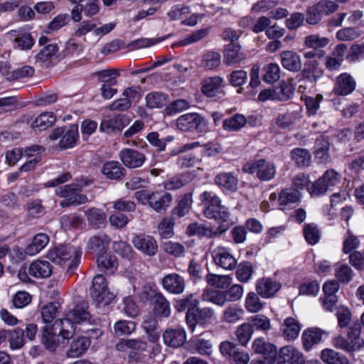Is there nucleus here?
Segmentation results:
<instances>
[{
    "mask_svg": "<svg viewBox=\"0 0 364 364\" xmlns=\"http://www.w3.org/2000/svg\"><path fill=\"white\" fill-rule=\"evenodd\" d=\"M81 255V248L78 246L71 245L58 246L50 250L48 253V259L53 262L60 265H63L66 262L71 259L68 267V271H70L77 267Z\"/></svg>",
    "mask_w": 364,
    "mask_h": 364,
    "instance_id": "nucleus-1",
    "label": "nucleus"
},
{
    "mask_svg": "<svg viewBox=\"0 0 364 364\" xmlns=\"http://www.w3.org/2000/svg\"><path fill=\"white\" fill-rule=\"evenodd\" d=\"M361 324L355 323L347 329V336H338L333 338V346L347 353H354L364 346V340L361 338Z\"/></svg>",
    "mask_w": 364,
    "mask_h": 364,
    "instance_id": "nucleus-2",
    "label": "nucleus"
},
{
    "mask_svg": "<svg viewBox=\"0 0 364 364\" xmlns=\"http://www.w3.org/2000/svg\"><path fill=\"white\" fill-rule=\"evenodd\" d=\"M200 200L205 204L204 215L216 221L232 220L227 209L221 205V200L211 191H205L200 195Z\"/></svg>",
    "mask_w": 364,
    "mask_h": 364,
    "instance_id": "nucleus-3",
    "label": "nucleus"
},
{
    "mask_svg": "<svg viewBox=\"0 0 364 364\" xmlns=\"http://www.w3.org/2000/svg\"><path fill=\"white\" fill-rule=\"evenodd\" d=\"M80 192L81 186L75 183L60 186L55 191L57 196L65 198L60 203L62 208L78 205L87 203L88 201L87 197L80 193Z\"/></svg>",
    "mask_w": 364,
    "mask_h": 364,
    "instance_id": "nucleus-4",
    "label": "nucleus"
},
{
    "mask_svg": "<svg viewBox=\"0 0 364 364\" xmlns=\"http://www.w3.org/2000/svg\"><path fill=\"white\" fill-rule=\"evenodd\" d=\"M243 171L247 173H257V177L262 181L273 179L276 174L275 165L265 159H259L252 163L246 164Z\"/></svg>",
    "mask_w": 364,
    "mask_h": 364,
    "instance_id": "nucleus-5",
    "label": "nucleus"
},
{
    "mask_svg": "<svg viewBox=\"0 0 364 364\" xmlns=\"http://www.w3.org/2000/svg\"><path fill=\"white\" fill-rule=\"evenodd\" d=\"M341 175L333 169L328 170L323 176L311 184L309 191L311 196H318L327 192L331 187L337 185L341 180Z\"/></svg>",
    "mask_w": 364,
    "mask_h": 364,
    "instance_id": "nucleus-6",
    "label": "nucleus"
},
{
    "mask_svg": "<svg viewBox=\"0 0 364 364\" xmlns=\"http://www.w3.org/2000/svg\"><path fill=\"white\" fill-rule=\"evenodd\" d=\"M198 300L195 299L192 294H188L185 297L176 300L174 304V307L178 312H183L187 309L186 320L188 326L192 331H194L196 327V308L198 307Z\"/></svg>",
    "mask_w": 364,
    "mask_h": 364,
    "instance_id": "nucleus-7",
    "label": "nucleus"
},
{
    "mask_svg": "<svg viewBox=\"0 0 364 364\" xmlns=\"http://www.w3.org/2000/svg\"><path fill=\"white\" fill-rule=\"evenodd\" d=\"M90 294L93 300L99 304H108L114 299V295L109 291L106 279L102 274L94 277Z\"/></svg>",
    "mask_w": 364,
    "mask_h": 364,
    "instance_id": "nucleus-8",
    "label": "nucleus"
},
{
    "mask_svg": "<svg viewBox=\"0 0 364 364\" xmlns=\"http://www.w3.org/2000/svg\"><path fill=\"white\" fill-rule=\"evenodd\" d=\"M204 118L196 112L187 113L176 120L177 127L183 132L197 131L201 132L206 127Z\"/></svg>",
    "mask_w": 364,
    "mask_h": 364,
    "instance_id": "nucleus-9",
    "label": "nucleus"
},
{
    "mask_svg": "<svg viewBox=\"0 0 364 364\" xmlns=\"http://www.w3.org/2000/svg\"><path fill=\"white\" fill-rule=\"evenodd\" d=\"M252 348L256 353L261 354L264 358V360H257L255 364H274L277 355L274 345L263 338H257L254 341Z\"/></svg>",
    "mask_w": 364,
    "mask_h": 364,
    "instance_id": "nucleus-10",
    "label": "nucleus"
},
{
    "mask_svg": "<svg viewBox=\"0 0 364 364\" xmlns=\"http://www.w3.org/2000/svg\"><path fill=\"white\" fill-rule=\"evenodd\" d=\"M89 304L82 301L79 302L75 307L68 312L67 316H69L75 323H80L87 321L92 326H99L101 320L98 318H92L87 309Z\"/></svg>",
    "mask_w": 364,
    "mask_h": 364,
    "instance_id": "nucleus-11",
    "label": "nucleus"
},
{
    "mask_svg": "<svg viewBox=\"0 0 364 364\" xmlns=\"http://www.w3.org/2000/svg\"><path fill=\"white\" fill-rule=\"evenodd\" d=\"M132 242L136 250L146 256L153 257L158 252V244L152 236L144 234L135 235Z\"/></svg>",
    "mask_w": 364,
    "mask_h": 364,
    "instance_id": "nucleus-12",
    "label": "nucleus"
},
{
    "mask_svg": "<svg viewBox=\"0 0 364 364\" xmlns=\"http://www.w3.org/2000/svg\"><path fill=\"white\" fill-rule=\"evenodd\" d=\"M153 305V311L156 316L168 318L171 314L170 302L162 293L156 291H151L149 294Z\"/></svg>",
    "mask_w": 364,
    "mask_h": 364,
    "instance_id": "nucleus-13",
    "label": "nucleus"
},
{
    "mask_svg": "<svg viewBox=\"0 0 364 364\" xmlns=\"http://www.w3.org/2000/svg\"><path fill=\"white\" fill-rule=\"evenodd\" d=\"M119 157L124 166L129 168H137L144 164L146 156L144 154L130 148L123 149L119 153Z\"/></svg>",
    "mask_w": 364,
    "mask_h": 364,
    "instance_id": "nucleus-14",
    "label": "nucleus"
},
{
    "mask_svg": "<svg viewBox=\"0 0 364 364\" xmlns=\"http://www.w3.org/2000/svg\"><path fill=\"white\" fill-rule=\"evenodd\" d=\"M164 289L172 294H181L186 288L184 278L177 273H171L164 276L161 280Z\"/></svg>",
    "mask_w": 364,
    "mask_h": 364,
    "instance_id": "nucleus-15",
    "label": "nucleus"
},
{
    "mask_svg": "<svg viewBox=\"0 0 364 364\" xmlns=\"http://www.w3.org/2000/svg\"><path fill=\"white\" fill-rule=\"evenodd\" d=\"M213 260L217 266L227 270H232L237 265V259L223 247H218L212 252Z\"/></svg>",
    "mask_w": 364,
    "mask_h": 364,
    "instance_id": "nucleus-16",
    "label": "nucleus"
},
{
    "mask_svg": "<svg viewBox=\"0 0 364 364\" xmlns=\"http://www.w3.org/2000/svg\"><path fill=\"white\" fill-rule=\"evenodd\" d=\"M173 200L171 193L165 191L151 192L149 207L157 213H163L170 207Z\"/></svg>",
    "mask_w": 364,
    "mask_h": 364,
    "instance_id": "nucleus-17",
    "label": "nucleus"
},
{
    "mask_svg": "<svg viewBox=\"0 0 364 364\" xmlns=\"http://www.w3.org/2000/svg\"><path fill=\"white\" fill-rule=\"evenodd\" d=\"M111 242L109 237L104 232H99L90 237L87 243V250L98 255L105 254Z\"/></svg>",
    "mask_w": 364,
    "mask_h": 364,
    "instance_id": "nucleus-18",
    "label": "nucleus"
},
{
    "mask_svg": "<svg viewBox=\"0 0 364 364\" xmlns=\"http://www.w3.org/2000/svg\"><path fill=\"white\" fill-rule=\"evenodd\" d=\"M355 88V81L348 73L341 74L337 78L333 88V92L338 96H346Z\"/></svg>",
    "mask_w": 364,
    "mask_h": 364,
    "instance_id": "nucleus-19",
    "label": "nucleus"
},
{
    "mask_svg": "<svg viewBox=\"0 0 364 364\" xmlns=\"http://www.w3.org/2000/svg\"><path fill=\"white\" fill-rule=\"evenodd\" d=\"M89 227L97 230L105 228L107 225V215L104 210L90 208L85 212Z\"/></svg>",
    "mask_w": 364,
    "mask_h": 364,
    "instance_id": "nucleus-20",
    "label": "nucleus"
},
{
    "mask_svg": "<svg viewBox=\"0 0 364 364\" xmlns=\"http://www.w3.org/2000/svg\"><path fill=\"white\" fill-rule=\"evenodd\" d=\"M281 63L283 68L290 72L297 73L302 68L300 56L294 51L285 50L280 54Z\"/></svg>",
    "mask_w": 364,
    "mask_h": 364,
    "instance_id": "nucleus-21",
    "label": "nucleus"
},
{
    "mask_svg": "<svg viewBox=\"0 0 364 364\" xmlns=\"http://www.w3.org/2000/svg\"><path fill=\"white\" fill-rule=\"evenodd\" d=\"M75 323L69 316H66L64 318L56 320L52 327L54 331H58L64 341H68L75 334Z\"/></svg>",
    "mask_w": 364,
    "mask_h": 364,
    "instance_id": "nucleus-22",
    "label": "nucleus"
},
{
    "mask_svg": "<svg viewBox=\"0 0 364 364\" xmlns=\"http://www.w3.org/2000/svg\"><path fill=\"white\" fill-rule=\"evenodd\" d=\"M245 57L238 43H230L224 50L223 60L227 65H232L240 63Z\"/></svg>",
    "mask_w": 364,
    "mask_h": 364,
    "instance_id": "nucleus-23",
    "label": "nucleus"
},
{
    "mask_svg": "<svg viewBox=\"0 0 364 364\" xmlns=\"http://www.w3.org/2000/svg\"><path fill=\"white\" fill-rule=\"evenodd\" d=\"M164 343L171 347L178 348L182 346L186 340V334L183 328H168L163 333Z\"/></svg>",
    "mask_w": 364,
    "mask_h": 364,
    "instance_id": "nucleus-24",
    "label": "nucleus"
},
{
    "mask_svg": "<svg viewBox=\"0 0 364 364\" xmlns=\"http://www.w3.org/2000/svg\"><path fill=\"white\" fill-rule=\"evenodd\" d=\"M223 82V78L219 76L208 77L203 82L202 91L207 97H220V95H224V92L221 89Z\"/></svg>",
    "mask_w": 364,
    "mask_h": 364,
    "instance_id": "nucleus-25",
    "label": "nucleus"
},
{
    "mask_svg": "<svg viewBox=\"0 0 364 364\" xmlns=\"http://www.w3.org/2000/svg\"><path fill=\"white\" fill-rule=\"evenodd\" d=\"M279 359H282L288 364H305L302 353L292 346H287L281 348Z\"/></svg>",
    "mask_w": 364,
    "mask_h": 364,
    "instance_id": "nucleus-26",
    "label": "nucleus"
},
{
    "mask_svg": "<svg viewBox=\"0 0 364 364\" xmlns=\"http://www.w3.org/2000/svg\"><path fill=\"white\" fill-rule=\"evenodd\" d=\"M101 171L109 180H120L126 173L125 168L120 163L115 161L106 162L102 167Z\"/></svg>",
    "mask_w": 364,
    "mask_h": 364,
    "instance_id": "nucleus-27",
    "label": "nucleus"
},
{
    "mask_svg": "<svg viewBox=\"0 0 364 364\" xmlns=\"http://www.w3.org/2000/svg\"><path fill=\"white\" fill-rule=\"evenodd\" d=\"M90 346V340L87 336H80L74 339L67 351L68 358H77L83 355Z\"/></svg>",
    "mask_w": 364,
    "mask_h": 364,
    "instance_id": "nucleus-28",
    "label": "nucleus"
},
{
    "mask_svg": "<svg viewBox=\"0 0 364 364\" xmlns=\"http://www.w3.org/2000/svg\"><path fill=\"white\" fill-rule=\"evenodd\" d=\"M59 336L58 331H54L53 327L47 326L43 328L41 342L46 349L54 351L60 345Z\"/></svg>",
    "mask_w": 364,
    "mask_h": 364,
    "instance_id": "nucleus-29",
    "label": "nucleus"
},
{
    "mask_svg": "<svg viewBox=\"0 0 364 364\" xmlns=\"http://www.w3.org/2000/svg\"><path fill=\"white\" fill-rule=\"evenodd\" d=\"M281 286L271 279H262L257 285V292L264 298H269L278 291Z\"/></svg>",
    "mask_w": 364,
    "mask_h": 364,
    "instance_id": "nucleus-30",
    "label": "nucleus"
},
{
    "mask_svg": "<svg viewBox=\"0 0 364 364\" xmlns=\"http://www.w3.org/2000/svg\"><path fill=\"white\" fill-rule=\"evenodd\" d=\"M29 274L35 277L46 278L51 275L50 264L45 260H36L31 263L28 269Z\"/></svg>",
    "mask_w": 364,
    "mask_h": 364,
    "instance_id": "nucleus-31",
    "label": "nucleus"
},
{
    "mask_svg": "<svg viewBox=\"0 0 364 364\" xmlns=\"http://www.w3.org/2000/svg\"><path fill=\"white\" fill-rule=\"evenodd\" d=\"M329 143L324 137L321 136L315 142V158L320 164H326L329 161Z\"/></svg>",
    "mask_w": 364,
    "mask_h": 364,
    "instance_id": "nucleus-32",
    "label": "nucleus"
},
{
    "mask_svg": "<svg viewBox=\"0 0 364 364\" xmlns=\"http://www.w3.org/2000/svg\"><path fill=\"white\" fill-rule=\"evenodd\" d=\"M127 124V119L124 116L119 115L112 119L102 121L100 130L104 132H112L121 130Z\"/></svg>",
    "mask_w": 364,
    "mask_h": 364,
    "instance_id": "nucleus-33",
    "label": "nucleus"
},
{
    "mask_svg": "<svg viewBox=\"0 0 364 364\" xmlns=\"http://www.w3.org/2000/svg\"><path fill=\"white\" fill-rule=\"evenodd\" d=\"M56 121V117L53 112H45L39 114L34 121L28 124L33 129H38L40 131L45 130L47 128L53 126Z\"/></svg>",
    "mask_w": 364,
    "mask_h": 364,
    "instance_id": "nucleus-34",
    "label": "nucleus"
},
{
    "mask_svg": "<svg viewBox=\"0 0 364 364\" xmlns=\"http://www.w3.org/2000/svg\"><path fill=\"white\" fill-rule=\"evenodd\" d=\"M49 242V237L45 233H38L33 239L32 242L25 249L26 254L35 255L40 252Z\"/></svg>",
    "mask_w": 364,
    "mask_h": 364,
    "instance_id": "nucleus-35",
    "label": "nucleus"
},
{
    "mask_svg": "<svg viewBox=\"0 0 364 364\" xmlns=\"http://www.w3.org/2000/svg\"><path fill=\"white\" fill-rule=\"evenodd\" d=\"M78 137V127L77 124H71L68 130L63 134L60 140L59 146L61 149H69L74 146Z\"/></svg>",
    "mask_w": 364,
    "mask_h": 364,
    "instance_id": "nucleus-36",
    "label": "nucleus"
},
{
    "mask_svg": "<svg viewBox=\"0 0 364 364\" xmlns=\"http://www.w3.org/2000/svg\"><path fill=\"white\" fill-rule=\"evenodd\" d=\"M143 328L149 336V340L151 343L156 342L159 338V333L157 331L158 322L152 315L144 317L142 323Z\"/></svg>",
    "mask_w": 364,
    "mask_h": 364,
    "instance_id": "nucleus-37",
    "label": "nucleus"
},
{
    "mask_svg": "<svg viewBox=\"0 0 364 364\" xmlns=\"http://www.w3.org/2000/svg\"><path fill=\"white\" fill-rule=\"evenodd\" d=\"M215 182L219 186L230 191H235L237 187V179L231 173H221L215 176Z\"/></svg>",
    "mask_w": 364,
    "mask_h": 364,
    "instance_id": "nucleus-38",
    "label": "nucleus"
},
{
    "mask_svg": "<svg viewBox=\"0 0 364 364\" xmlns=\"http://www.w3.org/2000/svg\"><path fill=\"white\" fill-rule=\"evenodd\" d=\"M347 50V46L344 44H338L336 47V52L332 56H329L326 60V66L330 70H334L339 68L343 61L344 53Z\"/></svg>",
    "mask_w": 364,
    "mask_h": 364,
    "instance_id": "nucleus-39",
    "label": "nucleus"
},
{
    "mask_svg": "<svg viewBox=\"0 0 364 364\" xmlns=\"http://www.w3.org/2000/svg\"><path fill=\"white\" fill-rule=\"evenodd\" d=\"M321 333L318 329L309 328L305 330L301 336L304 348L306 350H309L314 345L321 341Z\"/></svg>",
    "mask_w": 364,
    "mask_h": 364,
    "instance_id": "nucleus-40",
    "label": "nucleus"
},
{
    "mask_svg": "<svg viewBox=\"0 0 364 364\" xmlns=\"http://www.w3.org/2000/svg\"><path fill=\"white\" fill-rule=\"evenodd\" d=\"M223 221H217L219 226L215 230L210 228L204 226L200 237L213 238L219 236L226 232L233 225L232 220H227V219L225 220L224 218H223Z\"/></svg>",
    "mask_w": 364,
    "mask_h": 364,
    "instance_id": "nucleus-41",
    "label": "nucleus"
},
{
    "mask_svg": "<svg viewBox=\"0 0 364 364\" xmlns=\"http://www.w3.org/2000/svg\"><path fill=\"white\" fill-rule=\"evenodd\" d=\"M223 221H217L219 226L215 230L210 228L204 226L200 237L213 238L219 236L226 232L233 225L232 220H227V219L225 220L224 218H223Z\"/></svg>",
    "mask_w": 364,
    "mask_h": 364,
    "instance_id": "nucleus-42",
    "label": "nucleus"
},
{
    "mask_svg": "<svg viewBox=\"0 0 364 364\" xmlns=\"http://www.w3.org/2000/svg\"><path fill=\"white\" fill-rule=\"evenodd\" d=\"M98 267L108 274H113L117 267V262L114 256L110 255H100L97 257Z\"/></svg>",
    "mask_w": 364,
    "mask_h": 364,
    "instance_id": "nucleus-43",
    "label": "nucleus"
},
{
    "mask_svg": "<svg viewBox=\"0 0 364 364\" xmlns=\"http://www.w3.org/2000/svg\"><path fill=\"white\" fill-rule=\"evenodd\" d=\"M321 359L328 364H348V358L332 349H324L321 351Z\"/></svg>",
    "mask_w": 364,
    "mask_h": 364,
    "instance_id": "nucleus-44",
    "label": "nucleus"
},
{
    "mask_svg": "<svg viewBox=\"0 0 364 364\" xmlns=\"http://www.w3.org/2000/svg\"><path fill=\"white\" fill-rule=\"evenodd\" d=\"M284 326L283 334L287 340H294L299 336L301 328L299 322L294 318H286Z\"/></svg>",
    "mask_w": 364,
    "mask_h": 364,
    "instance_id": "nucleus-45",
    "label": "nucleus"
},
{
    "mask_svg": "<svg viewBox=\"0 0 364 364\" xmlns=\"http://www.w3.org/2000/svg\"><path fill=\"white\" fill-rule=\"evenodd\" d=\"M208 33L209 29L207 28L197 30L185 38L173 43L172 48H175L176 46H185L191 43H196L207 36Z\"/></svg>",
    "mask_w": 364,
    "mask_h": 364,
    "instance_id": "nucleus-46",
    "label": "nucleus"
},
{
    "mask_svg": "<svg viewBox=\"0 0 364 364\" xmlns=\"http://www.w3.org/2000/svg\"><path fill=\"white\" fill-rule=\"evenodd\" d=\"M291 159L299 167H306L310 165L311 156L306 149L296 148L291 152Z\"/></svg>",
    "mask_w": 364,
    "mask_h": 364,
    "instance_id": "nucleus-47",
    "label": "nucleus"
},
{
    "mask_svg": "<svg viewBox=\"0 0 364 364\" xmlns=\"http://www.w3.org/2000/svg\"><path fill=\"white\" fill-rule=\"evenodd\" d=\"M246 122V118L243 115L237 114L225 119L223 122V127L228 132H236L242 129Z\"/></svg>",
    "mask_w": 364,
    "mask_h": 364,
    "instance_id": "nucleus-48",
    "label": "nucleus"
},
{
    "mask_svg": "<svg viewBox=\"0 0 364 364\" xmlns=\"http://www.w3.org/2000/svg\"><path fill=\"white\" fill-rule=\"evenodd\" d=\"M205 279L209 285L218 289L227 288L232 282V279L228 275H218L209 273L206 275Z\"/></svg>",
    "mask_w": 364,
    "mask_h": 364,
    "instance_id": "nucleus-49",
    "label": "nucleus"
},
{
    "mask_svg": "<svg viewBox=\"0 0 364 364\" xmlns=\"http://www.w3.org/2000/svg\"><path fill=\"white\" fill-rule=\"evenodd\" d=\"M146 107L150 109L160 108L167 102L166 95L159 92H153L146 96Z\"/></svg>",
    "mask_w": 364,
    "mask_h": 364,
    "instance_id": "nucleus-50",
    "label": "nucleus"
},
{
    "mask_svg": "<svg viewBox=\"0 0 364 364\" xmlns=\"http://www.w3.org/2000/svg\"><path fill=\"white\" fill-rule=\"evenodd\" d=\"M249 323L252 325V329L255 328L257 331L262 332H266L271 328L269 318L263 314H257L250 317Z\"/></svg>",
    "mask_w": 364,
    "mask_h": 364,
    "instance_id": "nucleus-51",
    "label": "nucleus"
},
{
    "mask_svg": "<svg viewBox=\"0 0 364 364\" xmlns=\"http://www.w3.org/2000/svg\"><path fill=\"white\" fill-rule=\"evenodd\" d=\"M191 193H186L180 200L178 205L173 210V215L178 218L183 217L189 213L192 204Z\"/></svg>",
    "mask_w": 364,
    "mask_h": 364,
    "instance_id": "nucleus-52",
    "label": "nucleus"
},
{
    "mask_svg": "<svg viewBox=\"0 0 364 364\" xmlns=\"http://www.w3.org/2000/svg\"><path fill=\"white\" fill-rule=\"evenodd\" d=\"M95 75L97 76L99 81L102 82V84L115 85H117V77L119 76V73L117 69H107L97 71Z\"/></svg>",
    "mask_w": 364,
    "mask_h": 364,
    "instance_id": "nucleus-53",
    "label": "nucleus"
},
{
    "mask_svg": "<svg viewBox=\"0 0 364 364\" xmlns=\"http://www.w3.org/2000/svg\"><path fill=\"white\" fill-rule=\"evenodd\" d=\"M220 55L217 52L210 51L203 55L201 66L208 70H212L218 67L220 65Z\"/></svg>",
    "mask_w": 364,
    "mask_h": 364,
    "instance_id": "nucleus-54",
    "label": "nucleus"
},
{
    "mask_svg": "<svg viewBox=\"0 0 364 364\" xmlns=\"http://www.w3.org/2000/svg\"><path fill=\"white\" fill-rule=\"evenodd\" d=\"M9 340L12 349H19L24 345V331L20 328L9 331Z\"/></svg>",
    "mask_w": 364,
    "mask_h": 364,
    "instance_id": "nucleus-55",
    "label": "nucleus"
},
{
    "mask_svg": "<svg viewBox=\"0 0 364 364\" xmlns=\"http://www.w3.org/2000/svg\"><path fill=\"white\" fill-rule=\"evenodd\" d=\"M253 333L252 325L248 323H244L237 328L236 334L239 342L242 346H246L250 340Z\"/></svg>",
    "mask_w": 364,
    "mask_h": 364,
    "instance_id": "nucleus-56",
    "label": "nucleus"
},
{
    "mask_svg": "<svg viewBox=\"0 0 364 364\" xmlns=\"http://www.w3.org/2000/svg\"><path fill=\"white\" fill-rule=\"evenodd\" d=\"M300 198L299 191L295 189L282 190L279 196V202L281 205H287L296 203Z\"/></svg>",
    "mask_w": 364,
    "mask_h": 364,
    "instance_id": "nucleus-57",
    "label": "nucleus"
},
{
    "mask_svg": "<svg viewBox=\"0 0 364 364\" xmlns=\"http://www.w3.org/2000/svg\"><path fill=\"white\" fill-rule=\"evenodd\" d=\"M27 217L28 219H35L41 217L44 213V208L39 200H32L26 205Z\"/></svg>",
    "mask_w": 364,
    "mask_h": 364,
    "instance_id": "nucleus-58",
    "label": "nucleus"
},
{
    "mask_svg": "<svg viewBox=\"0 0 364 364\" xmlns=\"http://www.w3.org/2000/svg\"><path fill=\"white\" fill-rule=\"evenodd\" d=\"M202 298L204 301H208L219 306H223L227 301L225 292L216 291H207L203 292Z\"/></svg>",
    "mask_w": 364,
    "mask_h": 364,
    "instance_id": "nucleus-59",
    "label": "nucleus"
},
{
    "mask_svg": "<svg viewBox=\"0 0 364 364\" xmlns=\"http://www.w3.org/2000/svg\"><path fill=\"white\" fill-rule=\"evenodd\" d=\"M360 35L361 33L358 28L348 27L338 31L336 33V38L339 41H348L355 40L360 37Z\"/></svg>",
    "mask_w": 364,
    "mask_h": 364,
    "instance_id": "nucleus-60",
    "label": "nucleus"
},
{
    "mask_svg": "<svg viewBox=\"0 0 364 364\" xmlns=\"http://www.w3.org/2000/svg\"><path fill=\"white\" fill-rule=\"evenodd\" d=\"M253 267L250 262H244L240 264L236 271L237 279L242 282H247L252 277Z\"/></svg>",
    "mask_w": 364,
    "mask_h": 364,
    "instance_id": "nucleus-61",
    "label": "nucleus"
},
{
    "mask_svg": "<svg viewBox=\"0 0 364 364\" xmlns=\"http://www.w3.org/2000/svg\"><path fill=\"white\" fill-rule=\"evenodd\" d=\"M245 307L248 311L256 313L263 308V304L260 301L257 294L250 292L246 298Z\"/></svg>",
    "mask_w": 364,
    "mask_h": 364,
    "instance_id": "nucleus-62",
    "label": "nucleus"
},
{
    "mask_svg": "<svg viewBox=\"0 0 364 364\" xmlns=\"http://www.w3.org/2000/svg\"><path fill=\"white\" fill-rule=\"evenodd\" d=\"M112 249L124 258L130 259L132 257V247L126 242L122 240L113 242Z\"/></svg>",
    "mask_w": 364,
    "mask_h": 364,
    "instance_id": "nucleus-63",
    "label": "nucleus"
},
{
    "mask_svg": "<svg viewBox=\"0 0 364 364\" xmlns=\"http://www.w3.org/2000/svg\"><path fill=\"white\" fill-rule=\"evenodd\" d=\"M136 328V324L131 321H119L115 323L114 329L117 336L127 335L132 333Z\"/></svg>",
    "mask_w": 364,
    "mask_h": 364,
    "instance_id": "nucleus-64",
    "label": "nucleus"
}]
</instances>
